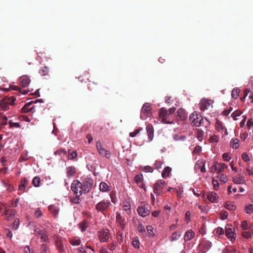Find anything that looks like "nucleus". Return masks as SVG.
I'll list each match as a JSON object with an SVG mask.
<instances>
[{
	"instance_id": "f257e3e1",
	"label": "nucleus",
	"mask_w": 253,
	"mask_h": 253,
	"mask_svg": "<svg viewBox=\"0 0 253 253\" xmlns=\"http://www.w3.org/2000/svg\"><path fill=\"white\" fill-rule=\"evenodd\" d=\"M175 111V108L173 107L167 110L165 108H162L159 112V118L162 120V121L166 124H170V122L167 121L169 116L172 114Z\"/></svg>"
},
{
	"instance_id": "f03ea898",
	"label": "nucleus",
	"mask_w": 253,
	"mask_h": 253,
	"mask_svg": "<svg viewBox=\"0 0 253 253\" xmlns=\"http://www.w3.org/2000/svg\"><path fill=\"white\" fill-rule=\"evenodd\" d=\"M190 121L192 126H199L203 122V119L200 114L197 112H194L189 117Z\"/></svg>"
},
{
	"instance_id": "7ed1b4c3",
	"label": "nucleus",
	"mask_w": 253,
	"mask_h": 253,
	"mask_svg": "<svg viewBox=\"0 0 253 253\" xmlns=\"http://www.w3.org/2000/svg\"><path fill=\"white\" fill-rule=\"evenodd\" d=\"M82 183L78 180H74L71 185V189L76 196H81L84 192Z\"/></svg>"
},
{
	"instance_id": "20e7f679",
	"label": "nucleus",
	"mask_w": 253,
	"mask_h": 253,
	"mask_svg": "<svg viewBox=\"0 0 253 253\" xmlns=\"http://www.w3.org/2000/svg\"><path fill=\"white\" fill-rule=\"evenodd\" d=\"M36 235L40 236L42 242L48 243L49 242V238L47 235V230L42 227H37L35 229Z\"/></svg>"
},
{
	"instance_id": "39448f33",
	"label": "nucleus",
	"mask_w": 253,
	"mask_h": 253,
	"mask_svg": "<svg viewBox=\"0 0 253 253\" xmlns=\"http://www.w3.org/2000/svg\"><path fill=\"white\" fill-rule=\"evenodd\" d=\"M151 115V106L148 103H145L141 109L140 118L142 120H145L147 117Z\"/></svg>"
},
{
	"instance_id": "423d86ee",
	"label": "nucleus",
	"mask_w": 253,
	"mask_h": 253,
	"mask_svg": "<svg viewBox=\"0 0 253 253\" xmlns=\"http://www.w3.org/2000/svg\"><path fill=\"white\" fill-rule=\"evenodd\" d=\"M96 146L97 151L100 155L105 157L107 159H110L111 156V152L103 147L100 141L98 140L97 141Z\"/></svg>"
},
{
	"instance_id": "0eeeda50",
	"label": "nucleus",
	"mask_w": 253,
	"mask_h": 253,
	"mask_svg": "<svg viewBox=\"0 0 253 253\" xmlns=\"http://www.w3.org/2000/svg\"><path fill=\"white\" fill-rule=\"evenodd\" d=\"M111 203L109 201L102 200L97 204L95 206V209L98 211L104 213L110 206Z\"/></svg>"
},
{
	"instance_id": "6e6552de",
	"label": "nucleus",
	"mask_w": 253,
	"mask_h": 253,
	"mask_svg": "<svg viewBox=\"0 0 253 253\" xmlns=\"http://www.w3.org/2000/svg\"><path fill=\"white\" fill-rule=\"evenodd\" d=\"M166 182L164 180H160L156 182L153 187V191L155 194L161 195L162 193L163 189Z\"/></svg>"
},
{
	"instance_id": "1a4fd4ad",
	"label": "nucleus",
	"mask_w": 253,
	"mask_h": 253,
	"mask_svg": "<svg viewBox=\"0 0 253 253\" xmlns=\"http://www.w3.org/2000/svg\"><path fill=\"white\" fill-rule=\"evenodd\" d=\"M83 190L85 193H88L92 188L93 180L89 177L85 178L82 183Z\"/></svg>"
},
{
	"instance_id": "9d476101",
	"label": "nucleus",
	"mask_w": 253,
	"mask_h": 253,
	"mask_svg": "<svg viewBox=\"0 0 253 253\" xmlns=\"http://www.w3.org/2000/svg\"><path fill=\"white\" fill-rule=\"evenodd\" d=\"M38 102H42V99L39 100H36L35 102L34 101H31L27 103H26L21 109V112L23 113H28V112H31L34 113L35 112V106H33L32 107H30L31 105L33 103H37Z\"/></svg>"
},
{
	"instance_id": "9b49d317",
	"label": "nucleus",
	"mask_w": 253,
	"mask_h": 253,
	"mask_svg": "<svg viewBox=\"0 0 253 253\" xmlns=\"http://www.w3.org/2000/svg\"><path fill=\"white\" fill-rule=\"evenodd\" d=\"M111 237L109 230L107 229H103L99 232V239L101 242H106L109 240Z\"/></svg>"
},
{
	"instance_id": "f8f14e48",
	"label": "nucleus",
	"mask_w": 253,
	"mask_h": 253,
	"mask_svg": "<svg viewBox=\"0 0 253 253\" xmlns=\"http://www.w3.org/2000/svg\"><path fill=\"white\" fill-rule=\"evenodd\" d=\"M55 244L59 253H65V248L61 238L57 237L55 240Z\"/></svg>"
},
{
	"instance_id": "ddd939ff",
	"label": "nucleus",
	"mask_w": 253,
	"mask_h": 253,
	"mask_svg": "<svg viewBox=\"0 0 253 253\" xmlns=\"http://www.w3.org/2000/svg\"><path fill=\"white\" fill-rule=\"evenodd\" d=\"M15 210H9L7 209V206L5 207V209H4V211L1 213V215H6L7 216L6 218L7 220H11L14 215Z\"/></svg>"
},
{
	"instance_id": "4468645a",
	"label": "nucleus",
	"mask_w": 253,
	"mask_h": 253,
	"mask_svg": "<svg viewBox=\"0 0 253 253\" xmlns=\"http://www.w3.org/2000/svg\"><path fill=\"white\" fill-rule=\"evenodd\" d=\"M231 226L230 225H227L225 227V235L228 239H230L231 240H232V239L235 238V233L232 230Z\"/></svg>"
},
{
	"instance_id": "2eb2a0df",
	"label": "nucleus",
	"mask_w": 253,
	"mask_h": 253,
	"mask_svg": "<svg viewBox=\"0 0 253 253\" xmlns=\"http://www.w3.org/2000/svg\"><path fill=\"white\" fill-rule=\"evenodd\" d=\"M30 82V80L27 76L24 75L19 79V83L23 87L27 86Z\"/></svg>"
},
{
	"instance_id": "dca6fc26",
	"label": "nucleus",
	"mask_w": 253,
	"mask_h": 253,
	"mask_svg": "<svg viewBox=\"0 0 253 253\" xmlns=\"http://www.w3.org/2000/svg\"><path fill=\"white\" fill-rule=\"evenodd\" d=\"M48 208L51 213H52L55 217H57L58 216L59 211V208L58 206L54 205H51L49 206Z\"/></svg>"
},
{
	"instance_id": "f3484780",
	"label": "nucleus",
	"mask_w": 253,
	"mask_h": 253,
	"mask_svg": "<svg viewBox=\"0 0 253 253\" xmlns=\"http://www.w3.org/2000/svg\"><path fill=\"white\" fill-rule=\"evenodd\" d=\"M16 100V98L14 96H11L7 97L2 100L0 102V104H10L13 105Z\"/></svg>"
},
{
	"instance_id": "a211bd4d",
	"label": "nucleus",
	"mask_w": 253,
	"mask_h": 253,
	"mask_svg": "<svg viewBox=\"0 0 253 253\" xmlns=\"http://www.w3.org/2000/svg\"><path fill=\"white\" fill-rule=\"evenodd\" d=\"M195 236V233L192 230H187L184 235V240L185 242H187L193 239Z\"/></svg>"
},
{
	"instance_id": "6ab92c4d",
	"label": "nucleus",
	"mask_w": 253,
	"mask_h": 253,
	"mask_svg": "<svg viewBox=\"0 0 253 253\" xmlns=\"http://www.w3.org/2000/svg\"><path fill=\"white\" fill-rule=\"evenodd\" d=\"M137 212L139 215L145 217L149 214V211L143 207H139L137 209Z\"/></svg>"
},
{
	"instance_id": "aec40b11",
	"label": "nucleus",
	"mask_w": 253,
	"mask_h": 253,
	"mask_svg": "<svg viewBox=\"0 0 253 253\" xmlns=\"http://www.w3.org/2000/svg\"><path fill=\"white\" fill-rule=\"evenodd\" d=\"M207 197L208 200L211 203L214 202L218 198L217 194L214 192H208Z\"/></svg>"
},
{
	"instance_id": "412c9836",
	"label": "nucleus",
	"mask_w": 253,
	"mask_h": 253,
	"mask_svg": "<svg viewBox=\"0 0 253 253\" xmlns=\"http://www.w3.org/2000/svg\"><path fill=\"white\" fill-rule=\"evenodd\" d=\"M147 134L150 141H151L154 136V130L152 125L149 124L146 126Z\"/></svg>"
},
{
	"instance_id": "4be33fe9",
	"label": "nucleus",
	"mask_w": 253,
	"mask_h": 253,
	"mask_svg": "<svg viewBox=\"0 0 253 253\" xmlns=\"http://www.w3.org/2000/svg\"><path fill=\"white\" fill-rule=\"evenodd\" d=\"M200 105V109L202 111H205V110L208 109L210 105V104L207 100L203 99L201 100Z\"/></svg>"
},
{
	"instance_id": "5701e85b",
	"label": "nucleus",
	"mask_w": 253,
	"mask_h": 253,
	"mask_svg": "<svg viewBox=\"0 0 253 253\" xmlns=\"http://www.w3.org/2000/svg\"><path fill=\"white\" fill-rule=\"evenodd\" d=\"M177 116L181 120H184L187 118V115L183 109H179L177 111Z\"/></svg>"
},
{
	"instance_id": "b1692460",
	"label": "nucleus",
	"mask_w": 253,
	"mask_h": 253,
	"mask_svg": "<svg viewBox=\"0 0 253 253\" xmlns=\"http://www.w3.org/2000/svg\"><path fill=\"white\" fill-rule=\"evenodd\" d=\"M28 181L27 178H24L19 186V190L23 192L25 191L26 186L27 185Z\"/></svg>"
},
{
	"instance_id": "393cba45",
	"label": "nucleus",
	"mask_w": 253,
	"mask_h": 253,
	"mask_svg": "<svg viewBox=\"0 0 253 253\" xmlns=\"http://www.w3.org/2000/svg\"><path fill=\"white\" fill-rule=\"evenodd\" d=\"M69 243L74 246H78L81 244V241L78 237H74L69 239Z\"/></svg>"
},
{
	"instance_id": "a878e982",
	"label": "nucleus",
	"mask_w": 253,
	"mask_h": 253,
	"mask_svg": "<svg viewBox=\"0 0 253 253\" xmlns=\"http://www.w3.org/2000/svg\"><path fill=\"white\" fill-rule=\"evenodd\" d=\"M233 182L236 184H243L245 182V178L242 176H234L232 178Z\"/></svg>"
},
{
	"instance_id": "bb28decb",
	"label": "nucleus",
	"mask_w": 253,
	"mask_h": 253,
	"mask_svg": "<svg viewBox=\"0 0 253 253\" xmlns=\"http://www.w3.org/2000/svg\"><path fill=\"white\" fill-rule=\"evenodd\" d=\"M76 169L74 167H69L67 168V176L70 178L73 177L76 173Z\"/></svg>"
},
{
	"instance_id": "cd10ccee",
	"label": "nucleus",
	"mask_w": 253,
	"mask_h": 253,
	"mask_svg": "<svg viewBox=\"0 0 253 253\" xmlns=\"http://www.w3.org/2000/svg\"><path fill=\"white\" fill-rule=\"evenodd\" d=\"M239 140L237 138H232L230 141V146L233 148L237 149L239 147Z\"/></svg>"
},
{
	"instance_id": "c85d7f7f",
	"label": "nucleus",
	"mask_w": 253,
	"mask_h": 253,
	"mask_svg": "<svg viewBox=\"0 0 253 253\" xmlns=\"http://www.w3.org/2000/svg\"><path fill=\"white\" fill-rule=\"evenodd\" d=\"M181 234L177 232H173L171 236L169 237V241L170 242H174L177 241L181 237Z\"/></svg>"
},
{
	"instance_id": "c756f323",
	"label": "nucleus",
	"mask_w": 253,
	"mask_h": 253,
	"mask_svg": "<svg viewBox=\"0 0 253 253\" xmlns=\"http://www.w3.org/2000/svg\"><path fill=\"white\" fill-rule=\"evenodd\" d=\"M171 171V168L169 167H166L162 173V177L164 178L168 177L169 176Z\"/></svg>"
},
{
	"instance_id": "7c9ffc66",
	"label": "nucleus",
	"mask_w": 253,
	"mask_h": 253,
	"mask_svg": "<svg viewBox=\"0 0 253 253\" xmlns=\"http://www.w3.org/2000/svg\"><path fill=\"white\" fill-rule=\"evenodd\" d=\"M116 220L120 224L121 227L124 228L125 227L124 219L119 213H117Z\"/></svg>"
},
{
	"instance_id": "2f4dec72",
	"label": "nucleus",
	"mask_w": 253,
	"mask_h": 253,
	"mask_svg": "<svg viewBox=\"0 0 253 253\" xmlns=\"http://www.w3.org/2000/svg\"><path fill=\"white\" fill-rule=\"evenodd\" d=\"M216 164H217L218 167V173L222 172L224 169L227 168V165L225 164L218 163V162H216Z\"/></svg>"
},
{
	"instance_id": "473e14b6",
	"label": "nucleus",
	"mask_w": 253,
	"mask_h": 253,
	"mask_svg": "<svg viewBox=\"0 0 253 253\" xmlns=\"http://www.w3.org/2000/svg\"><path fill=\"white\" fill-rule=\"evenodd\" d=\"M99 189L101 191L107 192L109 190V187L105 182H102L100 184Z\"/></svg>"
},
{
	"instance_id": "72a5a7b5",
	"label": "nucleus",
	"mask_w": 253,
	"mask_h": 253,
	"mask_svg": "<svg viewBox=\"0 0 253 253\" xmlns=\"http://www.w3.org/2000/svg\"><path fill=\"white\" fill-rule=\"evenodd\" d=\"M7 118L2 113L0 114V125H6Z\"/></svg>"
},
{
	"instance_id": "f704fd0d",
	"label": "nucleus",
	"mask_w": 253,
	"mask_h": 253,
	"mask_svg": "<svg viewBox=\"0 0 253 253\" xmlns=\"http://www.w3.org/2000/svg\"><path fill=\"white\" fill-rule=\"evenodd\" d=\"M132 244L133 246L136 249H139L140 247V243L138 237H134L132 239Z\"/></svg>"
},
{
	"instance_id": "c9c22d12",
	"label": "nucleus",
	"mask_w": 253,
	"mask_h": 253,
	"mask_svg": "<svg viewBox=\"0 0 253 253\" xmlns=\"http://www.w3.org/2000/svg\"><path fill=\"white\" fill-rule=\"evenodd\" d=\"M240 90L239 88H235L233 89L231 93L232 98L236 99L239 96Z\"/></svg>"
},
{
	"instance_id": "e433bc0d",
	"label": "nucleus",
	"mask_w": 253,
	"mask_h": 253,
	"mask_svg": "<svg viewBox=\"0 0 253 253\" xmlns=\"http://www.w3.org/2000/svg\"><path fill=\"white\" fill-rule=\"evenodd\" d=\"M225 208L230 211H234L236 209L235 206L231 202H226L224 206Z\"/></svg>"
},
{
	"instance_id": "4c0bfd02",
	"label": "nucleus",
	"mask_w": 253,
	"mask_h": 253,
	"mask_svg": "<svg viewBox=\"0 0 253 253\" xmlns=\"http://www.w3.org/2000/svg\"><path fill=\"white\" fill-rule=\"evenodd\" d=\"M49 72L48 69L47 67L44 66L42 67L39 70V73L41 76H44L48 74Z\"/></svg>"
},
{
	"instance_id": "58836bf2",
	"label": "nucleus",
	"mask_w": 253,
	"mask_h": 253,
	"mask_svg": "<svg viewBox=\"0 0 253 253\" xmlns=\"http://www.w3.org/2000/svg\"><path fill=\"white\" fill-rule=\"evenodd\" d=\"M88 227L87 222L84 220L80 224V228L82 232L85 231Z\"/></svg>"
},
{
	"instance_id": "ea45409f",
	"label": "nucleus",
	"mask_w": 253,
	"mask_h": 253,
	"mask_svg": "<svg viewBox=\"0 0 253 253\" xmlns=\"http://www.w3.org/2000/svg\"><path fill=\"white\" fill-rule=\"evenodd\" d=\"M49 249L45 244H42L40 246V253H47Z\"/></svg>"
},
{
	"instance_id": "a19ab883",
	"label": "nucleus",
	"mask_w": 253,
	"mask_h": 253,
	"mask_svg": "<svg viewBox=\"0 0 253 253\" xmlns=\"http://www.w3.org/2000/svg\"><path fill=\"white\" fill-rule=\"evenodd\" d=\"M40 182L41 179L38 176H36L33 179L32 184L36 187H38L40 186Z\"/></svg>"
},
{
	"instance_id": "79ce46f5",
	"label": "nucleus",
	"mask_w": 253,
	"mask_h": 253,
	"mask_svg": "<svg viewBox=\"0 0 253 253\" xmlns=\"http://www.w3.org/2000/svg\"><path fill=\"white\" fill-rule=\"evenodd\" d=\"M246 213L249 214L253 212V204L247 205L245 208Z\"/></svg>"
},
{
	"instance_id": "37998d69",
	"label": "nucleus",
	"mask_w": 253,
	"mask_h": 253,
	"mask_svg": "<svg viewBox=\"0 0 253 253\" xmlns=\"http://www.w3.org/2000/svg\"><path fill=\"white\" fill-rule=\"evenodd\" d=\"M20 224V220L19 218H17L15 219L14 222L13 223L12 225V229L14 230H16L18 228Z\"/></svg>"
},
{
	"instance_id": "c03bdc74",
	"label": "nucleus",
	"mask_w": 253,
	"mask_h": 253,
	"mask_svg": "<svg viewBox=\"0 0 253 253\" xmlns=\"http://www.w3.org/2000/svg\"><path fill=\"white\" fill-rule=\"evenodd\" d=\"M242 112L240 110H236L232 113L231 116L234 120H237V117L241 115Z\"/></svg>"
},
{
	"instance_id": "a18cd8bd",
	"label": "nucleus",
	"mask_w": 253,
	"mask_h": 253,
	"mask_svg": "<svg viewBox=\"0 0 253 253\" xmlns=\"http://www.w3.org/2000/svg\"><path fill=\"white\" fill-rule=\"evenodd\" d=\"M134 180L137 184L141 182L143 180V175L141 174L136 175L135 177Z\"/></svg>"
},
{
	"instance_id": "49530a36",
	"label": "nucleus",
	"mask_w": 253,
	"mask_h": 253,
	"mask_svg": "<svg viewBox=\"0 0 253 253\" xmlns=\"http://www.w3.org/2000/svg\"><path fill=\"white\" fill-rule=\"evenodd\" d=\"M204 135V131L200 129H197V137L199 140H201L203 138Z\"/></svg>"
},
{
	"instance_id": "de8ad7c7",
	"label": "nucleus",
	"mask_w": 253,
	"mask_h": 253,
	"mask_svg": "<svg viewBox=\"0 0 253 253\" xmlns=\"http://www.w3.org/2000/svg\"><path fill=\"white\" fill-rule=\"evenodd\" d=\"M164 162L162 161H156L154 164V166L156 169H159L161 168Z\"/></svg>"
},
{
	"instance_id": "09e8293b",
	"label": "nucleus",
	"mask_w": 253,
	"mask_h": 253,
	"mask_svg": "<svg viewBox=\"0 0 253 253\" xmlns=\"http://www.w3.org/2000/svg\"><path fill=\"white\" fill-rule=\"evenodd\" d=\"M221 218L222 220H225L227 218L228 216V213L227 211H222L220 212Z\"/></svg>"
},
{
	"instance_id": "8fccbe9b",
	"label": "nucleus",
	"mask_w": 253,
	"mask_h": 253,
	"mask_svg": "<svg viewBox=\"0 0 253 253\" xmlns=\"http://www.w3.org/2000/svg\"><path fill=\"white\" fill-rule=\"evenodd\" d=\"M123 207L124 210L127 213L130 212V205L128 203L126 202V203H125L124 204Z\"/></svg>"
},
{
	"instance_id": "3c124183",
	"label": "nucleus",
	"mask_w": 253,
	"mask_h": 253,
	"mask_svg": "<svg viewBox=\"0 0 253 253\" xmlns=\"http://www.w3.org/2000/svg\"><path fill=\"white\" fill-rule=\"evenodd\" d=\"M218 177L219 178L220 181L221 182H222L223 183H225L227 181V176L224 175L223 174H221L218 176Z\"/></svg>"
},
{
	"instance_id": "603ef678",
	"label": "nucleus",
	"mask_w": 253,
	"mask_h": 253,
	"mask_svg": "<svg viewBox=\"0 0 253 253\" xmlns=\"http://www.w3.org/2000/svg\"><path fill=\"white\" fill-rule=\"evenodd\" d=\"M77 156V153L76 151H73L68 153V158L69 159H73Z\"/></svg>"
},
{
	"instance_id": "864d4df0",
	"label": "nucleus",
	"mask_w": 253,
	"mask_h": 253,
	"mask_svg": "<svg viewBox=\"0 0 253 253\" xmlns=\"http://www.w3.org/2000/svg\"><path fill=\"white\" fill-rule=\"evenodd\" d=\"M9 125L10 127H20V125L18 123H13L11 121L9 122Z\"/></svg>"
},
{
	"instance_id": "5fc2aeb1",
	"label": "nucleus",
	"mask_w": 253,
	"mask_h": 253,
	"mask_svg": "<svg viewBox=\"0 0 253 253\" xmlns=\"http://www.w3.org/2000/svg\"><path fill=\"white\" fill-rule=\"evenodd\" d=\"M242 159L246 162L250 161V158L249 155L246 153H243L242 155Z\"/></svg>"
},
{
	"instance_id": "6e6d98bb",
	"label": "nucleus",
	"mask_w": 253,
	"mask_h": 253,
	"mask_svg": "<svg viewBox=\"0 0 253 253\" xmlns=\"http://www.w3.org/2000/svg\"><path fill=\"white\" fill-rule=\"evenodd\" d=\"M210 171L211 173H214L216 171L218 172V167L217 164H216V162H215L214 165L210 168Z\"/></svg>"
},
{
	"instance_id": "4d7b16f0",
	"label": "nucleus",
	"mask_w": 253,
	"mask_h": 253,
	"mask_svg": "<svg viewBox=\"0 0 253 253\" xmlns=\"http://www.w3.org/2000/svg\"><path fill=\"white\" fill-rule=\"evenodd\" d=\"M66 153V151L64 150V149H60V150H56L55 152H54V154L55 155H65Z\"/></svg>"
},
{
	"instance_id": "13d9d810",
	"label": "nucleus",
	"mask_w": 253,
	"mask_h": 253,
	"mask_svg": "<svg viewBox=\"0 0 253 253\" xmlns=\"http://www.w3.org/2000/svg\"><path fill=\"white\" fill-rule=\"evenodd\" d=\"M80 196H76V197L75 198H73L71 199V202L75 204L80 203V201H81V200L80 199Z\"/></svg>"
},
{
	"instance_id": "bf43d9fd",
	"label": "nucleus",
	"mask_w": 253,
	"mask_h": 253,
	"mask_svg": "<svg viewBox=\"0 0 253 253\" xmlns=\"http://www.w3.org/2000/svg\"><path fill=\"white\" fill-rule=\"evenodd\" d=\"M222 158L225 161L229 162L231 158L229 156V154L227 153H223L222 155Z\"/></svg>"
},
{
	"instance_id": "052dcab7",
	"label": "nucleus",
	"mask_w": 253,
	"mask_h": 253,
	"mask_svg": "<svg viewBox=\"0 0 253 253\" xmlns=\"http://www.w3.org/2000/svg\"><path fill=\"white\" fill-rule=\"evenodd\" d=\"M216 233L218 236L222 235L224 234V229L222 228L218 227L216 229Z\"/></svg>"
},
{
	"instance_id": "680f3d73",
	"label": "nucleus",
	"mask_w": 253,
	"mask_h": 253,
	"mask_svg": "<svg viewBox=\"0 0 253 253\" xmlns=\"http://www.w3.org/2000/svg\"><path fill=\"white\" fill-rule=\"evenodd\" d=\"M85 249H86L85 247L82 245L77 250L78 251L79 253H86V251Z\"/></svg>"
},
{
	"instance_id": "e2e57ef3",
	"label": "nucleus",
	"mask_w": 253,
	"mask_h": 253,
	"mask_svg": "<svg viewBox=\"0 0 253 253\" xmlns=\"http://www.w3.org/2000/svg\"><path fill=\"white\" fill-rule=\"evenodd\" d=\"M212 184L213 186V188L215 190H217L219 186V183L217 180L213 179L212 180Z\"/></svg>"
},
{
	"instance_id": "0e129e2a",
	"label": "nucleus",
	"mask_w": 253,
	"mask_h": 253,
	"mask_svg": "<svg viewBox=\"0 0 253 253\" xmlns=\"http://www.w3.org/2000/svg\"><path fill=\"white\" fill-rule=\"evenodd\" d=\"M243 236L246 238L249 239L251 237V234L249 232L244 231L242 233Z\"/></svg>"
},
{
	"instance_id": "69168bd1",
	"label": "nucleus",
	"mask_w": 253,
	"mask_h": 253,
	"mask_svg": "<svg viewBox=\"0 0 253 253\" xmlns=\"http://www.w3.org/2000/svg\"><path fill=\"white\" fill-rule=\"evenodd\" d=\"M144 171L146 172H152L153 171V169L151 167L147 166H146L144 167Z\"/></svg>"
},
{
	"instance_id": "338daca9",
	"label": "nucleus",
	"mask_w": 253,
	"mask_h": 253,
	"mask_svg": "<svg viewBox=\"0 0 253 253\" xmlns=\"http://www.w3.org/2000/svg\"><path fill=\"white\" fill-rule=\"evenodd\" d=\"M137 229L140 232H145V231L144 226L141 223L139 224Z\"/></svg>"
},
{
	"instance_id": "774afa93",
	"label": "nucleus",
	"mask_w": 253,
	"mask_h": 253,
	"mask_svg": "<svg viewBox=\"0 0 253 253\" xmlns=\"http://www.w3.org/2000/svg\"><path fill=\"white\" fill-rule=\"evenodd\" d=\"M42 215V213L39 209H37L36 210V211L35 212V216L37 218H40V217H41Z\"/></svg>"
}]
</instances>
